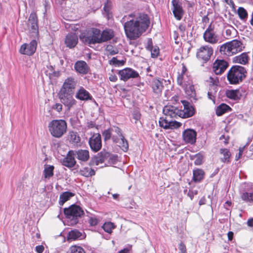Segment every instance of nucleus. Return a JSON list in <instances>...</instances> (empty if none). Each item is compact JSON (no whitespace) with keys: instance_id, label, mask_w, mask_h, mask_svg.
<instances>
[{"instance_id":"obj_22","label":"nucleus","mask_w":253,"mask_h":253,"mask_svg":"<svg viewBox=\"0 0 253 253\" xmlns=\"http://www.w3.org/2000/svg\"><path fill=\"white\" fill-rule=\"evenodd\" d=\"M74 68L77 72L82 75L87 74L89 70V67L87 63L82 60L77 61L75 64Z\"/></svg>"},{"instance_id":"obj_41","label":"nucleus","mask_w":253,"mask_h":253,"mask_svg":"<svg viewBox=\"0 0 253 253\" xmlns=\"http://www.w3.org/2000/svg\"><path fill=\"white\" fill-rule=\"evenodd\" d=\"M118 137L119 139L120 138L121 139V142H120V147L124 152H126L128 149L127 141L125 139L122 134L121 136H118Z\"/></svg>"},{"instance_id":"obj_4","label":"nucleus","mask_w":253,"mask_h":253,"mask_svg":"<svg viewBox=\"0 0 253 253\" xmlns=\"http://www.w3.org/2000/svg\"><path fill=\"white\" fill-rule=\"evenodd\" d=\"M51 135L55 138H61L67 131V123L63 120H53L48 126Z\"/></svg>"},{"instance_id":"obj_23","label":"nucleus","mask_w":253,"mask_h":253,"mask_svg":"<svg viewBox=\"0 0 253 253\" xmlns=\"http://www.w3.org/2000/svg\"><path fill=\"white\" fill-rule=\"evenodd\" d=\"M150 86L153 92L157 95L161 94L164 88L162 81L157 78H154L150 82Z\"/></svg>"},{"instance_id":"obj_14","label":"nucleus","mask_w":253,"mask_h":253,"mask_svg":"<svg viewBox=\"0 0 253 253\" xmlns=\"http://www.w3.org/2000/svg\"><path fill=\"white\" fill-rule=\"evenodd\" d=\"M89 145L91 149L95 152H98L102 147L101 136L99 133H94L89 139Z\"/></svg>"},{"instance_id":"obj_13","label":"nucleus","mask_w":253,"mask_h":253,"mask_svg":"<svg viewBox=\"0 0 253 253\" xmlns=\"http://www.w3.org/2000/svg\"><path fill=\"white\" fill-rule=\"evenodd\" d=\"M118 75L120 77V79L125 82L127 81L129 79L136 78L139 77L137 71L130 68H126L120 70Z\"/></svg>"},{"instance_id":"obj_3","label":"nucleus","mask_w":253,"mask_h":253,"mask_svg":"<svg viewBox=\"0 0 253 253\" xmlns=\"http://www.w3.org/2000/svg\"><path fill=\"white\" fill-rule=\"evenodd\" d=\"M247 71L245 67L239 66H233L228 71L227 79L231 84H238L247 77Z\"/></svg>"},{"instance_id":"obj_7","label":"nucleus","mask_w":253,"mask_h":253,"mask_svg":"<svg viewBox=\"0 0 253 253\" xmlns=\"http://www.w3.org/2000/svg\"><path fill=\"white\" fill-rule=\"evenodd\" d=\"M118 156L105 151H101L95 158L96 165L103 163H107L108 165H113L117 163Z\"/></svg>"},{"instance_id":"obj_59","label":"nucleus","mask_w":253,"mask_h":253,"mask_svg":"<svg viewBox=\"0 0 253 253\" xmlns=\"http://www.w3.org/2000/svg\"><path fill=\"white\" fill-rule=\"evenodd\" d=\"M178 249L181 253H186V249L185 245L181 242L179 245Z\"/></svg>"},{"instance_id":"obj_43","label":"nucleus","mask_w":253,"mask_h":253,"mask_svg":"<svg viewBox=\"0 0 253 253\" xmlns=\"http://www.w3.org/2000/svg\"><path fill=\"white\" fill-rule=\"evenodd\" d=\"M167 117H166L165 119L163 118H161L159 120V125L161 127H163L165 129H169V121L167 119Z\"/></svg>"},{"instance_id":"obj_29","label":"nucleus","mask_w":253,"mask_h":253,"mask_svg":"<svg viewBox=\"0 0 253 253\" xmlns=\"http://www.w3.org/2000/svg\"><path fill=\"white\" fill-rule=\"evenodd\" d=\"M147 50L151 52V57L156 58L159 54V48L157 46H153L151 39L149 40L146 46Z\"/></svg>"},{"instance_id":"obj_33","label":"nucleus","mask_w":253,"mask_h":253,"mask_svg":"<svg viewBox=\"0 0 253 253\" xmlns=\"http://www.w3.org/2000/svg\"><path fill=\"white\" fill-rule=\"evenodd\" d=\"M231 110V108L229 106L225 103H222L217 107L216 109V114L218 116H220L224 113L228 112Z\"/></svg>"},{"instance_id":"obj_12","label":"nucleus","mask_w":253,"mask_h":253,"mask_svg":"<svg viewBox=\"0 0 253 253\" xmlns=\"http://www.w3.org/2000/svg\"><path fill=\"white\" fill-rule=\"evenodd\" d=\"M229 66V63L223 59H216L212 65V69L216 75L223 74Z\"/></svg>"},{"instance_id":"obj_52","label":"nucleus","mask_w":253,"mask_h":253,"mask_svg":"<svg viewBox=\"0 0 253 253\" xmlns=\"http://www.w3.org/2000/svg\"><path fill=\"white\" fill-rule=\"evenodd\" d=\"M217 92V89L213 90V88H210L209 91L208 92V96L210 99L214 101L215 99V95Z\"/></svg>"},{"instance_id":"obj_19","label":"nucleus","mask_w":253,"mask_h":253,"mask_svg":"<svg viewBox=\"0 0 253 253\" xmlns=\"http://www.w3.org/2000/svg\"><path fill=\"white\" fill-rule=\"evenodd\" d=\"M163 113L167 117L171 118H177L180 117V109L171 105L165 106L163 109Z\"/></svg>"},{"instance_id":"obj_31","label":"nucleus","mask_w":253,"mask_h":253,"mask_svg":"<svg viewBox=\"0 0 253 253\" xmlns=\"http://www.w3.org/2000/svg\"><path fill=\"white\" fill-rule=\"evenodd\" d=\"M205 172L202 169H194L193 172V180L194 182H199L204 178Z\"/></svg>"},{"instance_id":"obj_63","label":"nucleus","mask_w":253,"mask_h":253,"mask_svg":"<svg viewBox=\"0 0 253 253\" xmlns=\"http://www.w3.org/2000/svg\"><path fill=\"white\" fill-rule=\"evenodd\" d=\"M44 250V247L42 245H39L36 247V251L38 253H42Z\"/></svg>"},{"instance_id":"obj_9","label":"nucleus","mask_w":253,"mask_h":253,"mask_svg":"<svg viewBox=\"0 0 253 253\" xmlns=\"http://www.w3.org/2000/svg\"><path fill=\"white\" fill-rule=\"evenodd\" d=\"M213 53V49L208 45L203 46L198 49L197 57L206 63L208 61Z\"/></svg>"},{"instance_id":"obj_16","label":"nucleus","mask_w":253,"mask_h":253,"mask_svg":"<svg viewBox=\"0 0 253 253\" xmlns=\"http://www.w3.org/2000/svg\"><path fill=\"white\" fill-rule=\"evenodd\" d=\"M171 4V9L174 17L176 20H180L184 13L181 2L179 0H172Z\"/></svg>"},{"instance_id":"obj_6","label":"nucleus","mask_w":253,"mask_h":253,"mask_svg":"<svg viewBox=\"0 0 253 253\" xmlns=\"http://www.w3.org/2000/svg\"><path fill=\"white\" fill-rule=\"evenodd\" d=\"M80 38L81 41L86 44L100 43H101V31L98 29L94 28L90 35H82Z\"/></svg>"},{"instance_id":"obj_60","label":"nucleus","mask_w":253,"mask_h":253,"mask_svg":"<svg viewBox=\"0 0 253 253\" xmlns=\"http://www.w3.org/2000/svg\"><path fill=\"white\" fill-rule=\"evenodd\" d=\"M52 108L57 111L58 112H60L62 109V105L60 103H56L53 107Z\"/></svg>"},{"instance_id":"obj_11","label":"nucleus","mask_w":253,"mask_h":253,"mask_svg":"<svg viewBox=\"0 0 253 253\" xmlns=\"http://www.w3.org/2000/svg\"><path fill=\"white\" fill-rule=\"evenodd\" d=\"M38 17L37 14L35 12L30 14L29 17L27 27L29 31L37 36L39 33V26L38 24Z\"/></svg>"},{"instance_id":"obj_42","label":"nucleus","mask_w":253,"mask_h":253,"mask_svg":"<svg viewBox=\"0 0 253 253\" xmlns=\"http://www.w3.org/2000/svg\"><path fill=\"white\" fill-rule=\"evenodd\" d=\"M184 194H186L187 196L190 198L191 200H192L194 196L197 195L198 193V191L193 188L189 189L188 190L185 189L184 190Z\"/></svg>"},{"instance_id":"obj_37","label":"nucleus","mask_w":253,"mask_h":253,"mask_svg":"<svg viewBox=\"0 0 253 253\" xmlns=\"http://www.w3.org/2000/svg\"><path fill=\"white\" fill-rule=\"evenodd\" d=\"M74 196V194L71 192H64L62 193L59 197V204L60 206H63L64 204L68 201L70 198Z\"/></svg>"},{"instance_id":"obj_39","label":"nucleus","mask_w":253,"mask_h":253,"mask_svg":"<svg viewBox=\"0 0 253 253\" xmlns=\"http://www.w3.org/2000/svg\"><path fill=\"white\" fill-rule=\"evenodd\" d=\"M54 167L51 165H45L43 175L45 178H49L53 175Z\"/></svg>"},{"instance_id":"obj_2","label":"nucleus","mask_w":253,"mask_h":253,"mask_svg":"<svg viewBox=\"0 0 253 253\" xmlns=\"http://www.w3.org/2000/svg\"><path fill=\"white\" fill-rule=\"evenodd\" d=\"M77 84V79L73 77H68L64 80L58 92L61 102L67 108L68 110H70L77 103L73 96Z\"/></svg>"},{"instance_id":"obj_24","label":"nucleus","mask_w":253,"mask_h":253,"mask_svg":"<svg viewBox=\"0 0 253 253\" xmlns=\"http://www.w3.org/2000/svg\"><path fill=\"white\" fill-rule=\"evenodd\" d=\"M78 42V36L75 33L68 34L65 40V44L66 46L72 48L76 46Z\"/></svg>"},{"instance_id":"obj_28","label":"nucleus","mask_w":253,"mask_h":253,"mask_svg":"<svg viewBox=\"0 0 253 253\" xmlns=\"http://www.w3.org/2000/svg\"><path fill=\"white\" fill-rule=\"evenodd\" d=\"M231 47H232V51L233 54L241 51L243 49L242 43L237 40H234L229 42Z\"/></svg>"},{"instance_id":"obj_8","label":"nucleus","mask_w":253,"mask_h":253,"mask_svg":"<svg viewBox=\"0 0 253 253\" xmlns=\"http://www.w3.org/2000/svg\"><path fill=\"white\" fill-rule=\"evenodd\" d=\"M102 135L105 141L108 140L112 138L114 142L118 143L119 139L118 136L122 135L121 130L118 126H113L108 129L105 130L102 132Z\"/></svg>"},{"instance_id":"obj_5","label":"nucleus","mask_w":253,"mask_h":253,"mask_svg":"<svg viewBox=\"0 0 253 253\" xmlns=\"http://www.w3.org/2000/svg\"><path fill=\"white\" fill-rule=\"evenodd\" d=\"M64 213L68 222L70 225H74L78 222L79 218L84 214V211L80 206L72 205L68 208H65Z\"/></svg>"},{"instance_id":"obj_38","label":"nucleus","mask_w":253,"mask_h":253,"mask_svg":"<svg viewBox=\"0 0 253 253\" xmlns=\"http://www.w3.org/2000/svg\"><path fill=\"white\" fill-rule=\"evenodd\" d=\"M220 153L223 155V157L221 158V162L223 163H229L231 156L229 150L226 148L221 149L220 150Z\"/></svg>"},{"instance_id":"obj_32","label":"nucleus","mask_w":253,"mask_h":253,"mask_svg":"<svg viewBox=\"0 0 253 253\" xmlns=\"http://www.w3.org/2000/svg\"><path fill=\"white\" fill-rule=\"evenodd\" d=\"M219 51L221 54L226 56H231L233 55L232 51V47H231L229 42L223 44L220 46Z\"/></svg>"},{"instance_id":"obj_40","label":"nucleus","mask_w":253,"mask_h":253,"mask_svg":"<svg viewBox=\"0 0 253 253\" xmlns=\"http://www.w3.org/2000/svg\"><path fill=\"white\" fill-rule=\"evenodd\" d=\"M80 173L85 177H90L95 175V170L89 167H85L80 170Z\"/></svg>"},{"instance_id":"obj_48","label":"nucleus","mask_w":253,"mask_h":253,"mask_svg":"<svg viewBox=\"0 0 253 253\" xmlns=\"http://www.w3.org/2000/svg\"><path fill=\"white\" fill-rule=\"evenodd\" d=\"M125 61L123 60H118L116 57H113L111 60L109 61V64L115 66H122L124 64Z\"/></svg>"},{"instance_id":"obj_25","label":"nucleus","mask_w":253,"mask_h":253,"mask_svg":"<svg viewBox=\"0 0 253 253\" xmlns=\"http://www.w3.org/2000/svg\"><path fill=\"white\" fill-rule=\"evenodd\" d=\"M75 157L82 162H86L89 158V154L88 150H78L74 151Z\"/></svg>"},{"instance_id":"obj_44","label":"nucleus","mask_w":253,"mask_h":253,"mask_svg":"<svg viewBox=\"0 0 253 253\" xmlns=\"http://www.w3.org/2000/svg\"><path fill=\"white\" fill-rule=\"evenodd\" d=\"M238 14L240 18L242 20L245 19L248 17V13L246 10L242 7H239L238 9Z\"/></svg>"},{"instance_id":"obj_18","label":"nucleus","mask_w":253,"mask_h":253,"mask_svg":"<svg viewBox=\"0 0 253 253\" xmlns=\"http://www.w3.org/2000/svg\"><path fill=\"white\" fill-rule=\"evenodd\" d=\"M197 132L193 129H187L182 133L183 139L186 143L193 144L196 140Z\"/></svg>"},{"instance_id":"obj_54","label":"nucleus","mask_w":253,"mask_h":253,"mask_svg":"<svg viewBox=\"0 0 253 253\" xmlns=\"http://www.w3.org/2000/svg\"><path fill=\"white\" fill-rule=\"evenodd\" d=\"M98 221V219L95 216H90L88 220L90 225L92 226L96 225Z\"/></svg>"},{"instance_id":"obj_55","label":"nucleus","mask_w":253,"mask_h":253,"mask_svg":"<svg viewBox=\"0 0 253 253\" xmlns=\"http://www.w3.org/2000/svg\"><path fill=\"white\" fill-rule=\"evenodd\" d=\"M203 156L200 154H197L195 156V160L194 161V164L196 165H200L203 163Z\"/></svg>"},{"instance_id":"obj_49","label":"nucleus","mask_w":253,"mask_h":253,"mask_svg":"<svg viewBox=\"0 0 253 253\" xmlns=\"http://www.w3.org/2000/svg\"><path fill=\"white\" fill-rule=\"evenodd\" d=\"M71 253H85L84 250L81 247L73 246L70 248Z\"/></svg>"},{"instance_id":"obj_15","label":"nucleus","mask_w":253,"mask_h":253,"mask_svg":"<svg viewBox=\"0 0 253 253\" xmlns=\"http://www.w3.org/2000/svg\"><path fill=\"white\" fill-rule=\"evenodd\" d=\"M37 46V42L36 40H32L29 43H24L20 47L19 52L22 54L32 55L36 51Z\"/></svg>"},{"instance_id":"obj_30","label":"nucleus","mask_w":253,"mask_h":253,"mask_svg":"<svg viewBox=\"0 0 253 253\" xmlns=\"http://www.w3.org/2000/svg\"><path fill=\"white\" fill-rule=\"evenodd\" d=\"M183 88L185 90L186 94L190 98L195 100H197L196 91L194 85L192 84L183 87Z\"/></svg>"},{"instance_id":"obj_45","label":"nucleus","mask_w":253,"mask_h":253,"mask_svg":"<svg viewBox=\"0 0 253 253\" xmlns=\"http://www.w3.org/2000/svg\"><path fill=\"white\" fill-rule=\"evenodd\" d=\"M237 60L239 63L245 65L248 62V55L246 53H242L237 57Z\"/></svg>"},{"instance_id":"obj_58","label":"nucleus","mask_w":253,"mask_h":253,"mask_svg":"<svg viewBox=\"0 0 253 253\" xmlns=\"http://www.w3.org/2000/svg\"><path fill=\"white\" fill-rule=\"evenodd\" d=\"M60 76V72L59 71H56L54 70L53 71L52 73H48V77L51 79L53 77H58Z\"/></svg>"},{"instance_id":"obj_64","label":"nucleus","mask_w":253,"mask_h":253,"mask_svg":"<svg viewBox=\"0 0 253 253\" xmlns=\"http://www.w3.org/2000/svg\"><path fill=\"white\" fill-rule=\"evenodd\" d=\"M214 26L211 25V24H210L204 33H210V32H214Z\"/></svg>"},{"instance_id":"obj_34","label":"nucleus","mask_w":253,"mask_h":253,"mask_svg":"<svg viewBox=\"0 0 253 253\" xmlns=\"http://www.w3.org/2000/svg\"><path fill=\"white\" fill-rule=\"evenodd\" d=\"M114 37V32L111 30H105L101 33V43L110 40Z\"/></svg>"},{"instance_id":"obj_10","label":"nucleus","mask_w":253,"mask_h":253,"mask_svg":"<svg viewBox=\"0 0 253 253\" xmlns=\"http://www.w3.org/2000/svg\"><path fill=\"white\" fill-rule=\"evenodd\" d=\"M243 186L241 198L247 203H253V184L245 183Z\"/></svg>"},{"instance_id":"obj_50","label":"nucleus","mask_w":253,"mask_h":253,"mask_svg":"<svg viewBox=\"0 0 253 253\" xmlns=\"http://www.w3.org/2000/svg\"><path fill=\"white\" fill-rule=\"evenodd\" d=\"M103 9H104V11L106 12V13L107 15L108 18H109L110 17V15L111 14V4L108 0L105 4Z\"/></svg>"},{"instance_id":"obj_51","label":"nucleus","mask_w":253,"mask_h":253,"mask_svg":"<svg viewBox=\"0 0 253 253\" xmlns=\"http://www.w3.org/2000/svg\"><path fill=\"white\" fill-rule=\"evenodd\" d=\"M70 141L73 143L77 144L80 141V137L76 133L73 132L70 136Z\"/></svg>"},{"instance_id":"obj_57","label":"nucleus","mask_w":253,"mask_h":253,"mask_svg":"<svg viewBox=\"0 0 253 253\" xmlns=\"http://www.w3.org/2000/svg\"><path fill=\"white\" fill-rule=\"evenodd\" d=\"M132 116L134 119L138 121L140 119L141 114L139 111L136 110L133 112Z\"/></svg>"},{"instance_id":"obj_20","label":"nucleus","mask_w":253,"mask_h":253,"mask_svg":"<svg viewBox=\"0 0 253 253\" xmlns=\"http://www.w3.org/2000/svg\"><path fill=\"white\" fill-rule=\"evenodd\" d=\"M75 97L81 101L91 100L93 99L90 93L83 86H80L78 89Z\"/></svg>"},{"instance_id":"obj_46","label":"nucleus","mask_w":253,"mask_h":253,"mask_svg":"<svg viewBox=\"0 0 253 253\" xmlns=\"http://www.w3.org/2000/svg\"><path fill=\"white\" fill-rule=\"evenodd\" d=\"M114 227L113 224L110 222H105L102 226V228L104 231L109 233L112 232V230L114 228Z\"/></svg>"},{"instance_id":"obj_47","label":"nucleus","mask_w":253,"mask_h":253,"mask_svg":"<svg viewBox=\"0 0 253 253\" xmlns=\"http://www.w3.org/2000/svg\"><path fill=\"white\" fill-rule=\"evenodd\" d=\"M209 82L210 83H211L212 84H210V88H213V90L215 89H217V85L218 83V79L217 77H211L209 79Z\"/></svg>"},{"instance_id":"obj_56","label":"nucleus","mask_w":253,"mask_h":253,"mask_svg":"<svg viewBox=\"0 0 253 253\" xmlns=\"http://www.w3.org/2000/svg\"><path fill=\"white\" fill-rule=\"evenodd\" d=\"M169 129H173L175 128H178L181 126V124L179 122H177L176 121H169Z\"/></svg>"},{"instance_id":"obj_1","label":"nucleus","mask_w":253,"mask_h":253,"mask_svg":"<svg viewBox=\"0 0 253 253\" xmlns=\"http://www.w3.org/2000/svg\"><path fill=\"white\" fill-rule=\"evenodd\" d=\"M121 22L123 24L126 36L130 40H136L141 36L150 23L149 17L145 13L126 15Z\"/></svg>"},{"instance_id":"obj_17","label":"nucleus","mask_w":253,"mask_h":253,"mask_svg":"<svg viewBox=\"0 0 253 253\" xmlns=\"http://www.w3.org/2000/svg\"><path fill=\"white\" fill-rule=\"evenodd\" d=\"M181 102L183 105V109L180 110V117L188 118L192 117L195 113L193 107L186 100H181Z\"/></svg>"},{"instance_id":"obj_61","label":"nucleus","mask_w":253,"mask_h":253,"mask_svg":"<svg viewBox=\"0 0 253 253\" xmlns=\"http://www.w3.org/2000/svg\"><path fill=\"white\" fill-rule=\"evenodd\" d=\"M47 69L45 71V74L48 77V73H52L54 70L53 67L51 65H47L46 66Z\"/></svg>"},{"instance_id":"obj_35","label":"nucleus","mask_w":253,"mask_h":253,"mask_svg":"<svg viewBox=\"0 0 253 253\" xmlns=\"http://www.w3.org/2000/svg\"><path fill=\"white\" fill-rule=\"evenodd\" d=\"M84 238V236L78 230H71L69 232L68 235V240H75L77 239H82Z\"/></svg>"},{"instance_id":"obj_26","label":"nucleus","mask_w":253,"mask_h":253,"mask_svg":"<svg viewBox=\"0 0 253 253\" xmlns=\"http://www.w3.org/2000/svg\"><path fill=\"white\" fill-rule=\"evenodd\" d=\"M203 38L205 42L215 44L218 42V36L215 32L204 33Z\"/></svg>"},{"instance_id":"obj_27","label":"nucleus","mask_w":253,"mask_h":253,"mask_svg":"<svg viewBox=\"0 0 253 253\" xmlns=\"http://www.w3.org/2000/svg\"><path fill=\"white\" fill-rule=\"evenodd\" d=\"M177 84L182 88L192 84L191 78L187 75H178L177 78Z\"/></svg>"},{"instance_id":"obj_36","label":"nucleus","mask_w":253,"mask_h":253,"mask_svg":"<svg viewBox=\"0 0 253 253\" xmlns=\"http://www.w3.org/2000/svg\"><path fill=\"white\" fill-rule=\"evenodd\" d=\"M226 95L228 98L234 100L240 99L241 96L238 89L227 90L226 91Z\"/></svg>"},{"instance_id":"obj_62","label":"nucleus","mask_w":253,"mask_h":253,"mask_svg":"<svg viewBox=\"0 0 253 253\" xmlns=\"http://www.w3.org/2000/svg\"><path fill=\"white\" fill-rule=\"evenodd\" d=\"M245 147H246V146H244V147H240L239 148V154H238V156L236 155V160H238L240 158L241 156H242V154L243 153V151L244 150V149H245Z\"/></svg>"},{"instance_id":"obj_53","label":"nucleus","mask_w":253,"mask_h":253,"mask_svg":"<svg viewBox=\"0 0 253 253\" xmlns=\"http://www.w3.org/2000/svg\"><path fill=\"white\" fill-rule=\"evenodd\" d=\"M106 50L111 55H114L118 53V50L116 48L113 47L112 45H108Z\"/></svg>"},{"instance_id":"obj_21","label":"nucleus","mask_w":253,"mask_h":253,"mask_svg":"<svg viewBox=\"0 0 253 253\" xmlns=\"http://www.w3.org/2000/svg\"><path fill=\"white\" fill-rule=\"evenodd\" d=\"M75 157V154H74V151H69L66 157L62 159V165L69 168H72L74 167L76 164Z\"/></svg>"}]
</instances>
